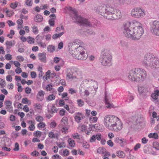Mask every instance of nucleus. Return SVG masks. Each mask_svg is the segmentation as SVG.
I'll list each match as a JSON object with an SVG mask.
<instances>
[{"label":"nucleus","mask_w":159,"mask_h":159,"mask_svg":"<svg viewBox=\"0 0 159 159\" xmlns=\"http://www.w3.org/2000/svg\"><path fill=\"white\" fill-rule=\"evenodd\" d=\"M142 25L139 22L134 20L124 24L122 27V31L124 35L127 38L138 40L144 33Z\"/></svg>","instance_id":"nucleus-1"},{"label":"nucleus","mask_w":159,"mask_h":159,"mask_svg":"<svg viewBox=\"0 0 159 159\" xmlns=\"http://www.w3.org/2000/svg\"><path fill=\"white\" fill-rule=\"evenodd\" d=\"M103 123L107 128L114 131H118L123 128V124L119 118L114 115L105 116L103 119Z\"/></svg>","instance_id":"nucleus-2"},{"label":"nucleus","mask_w":159,"mask_h":159,"mask_svg":"<svg viewBox=\"0 0 159 159\" xmlns=\"http://www.w3.org/2000/svg\"><path fill=\"white\" fill-rule=\"evenodd\" d=\"M146 77V71L142 69H132L129 73L128 78L131 81L142 82L145 79Z\"/></svg>","instance_id":"nucleus-3"},{"label":"nucleus","mask_w":159,"mask_h":159,"mask_svg":"<svg viewBox=\"0 0 159 159\" xmlns=\"http://www.w3.org/2000/svg\"><path fill=\"white\" fill-rule=\"evenodd\" d=\"M121 16V14L120 10L109 5L106 6L104 17L108 19L113 20L120 19Z\"/></svg>","instance_id":"nucleus-4"},{"label":"nucleus","mask_w":159,"mask_h":159,"mask_svg":"<svg viewBox=\"0 0 159 159\" xmlns=\"http://www.w3.org/2000/svg\"><path fill=\"white\" fill-rule=\"evenodd\" d=\"M71 54L73 57L79 60H85L88 57V54L85 52V48L81 46L71 51Z\"/></svg>","instance_id":"nucleus-5"},{"label":"nucleus","mask_w":159,"mask_h":159,"mask_svg":"<svg viewBox=\"0 0 159 159\" xmlns=\"http://www.w3.org/2000/svg\"><path fill=\"white\" fill-rule=\"evenodd\" d=\"M69 10L73 12L74 15V18L77 22L80 24L81 25H83L84 26H91V24L88 20L77 15V11L75 9L73 8L72 7H70Z\"/></svg>","instance_id":"nucleus-6"},{"label":"nucleus","mask_w":159,"mask_h":159,"mask_svg":"<svg viewBox=\"0 0 159 159\" xmlns=\"http://www.w3.org/2000/svg\"><path fill=\"white\" fill-rule=\"evenodd\" d=\"M111 56L107 51L104 50L101 54L100 61L103 65H107L111 61Z\"/></svg>","instance_id":"nucleus-7"},{"label":"nucleus","mask_w":159,"mask_h":159,"mask_svg":"<svg viewBox=\"0 0 159 159\" xmlns=\"http://www.w3.org/2000/svg\"><path fill=\"white\" fill-rule=\"evenodd\" d=\"M145 14V11L138 7L133 9L131 11V16L135 18H139L143 17Z\"/></svg>","instance_id":"nucleus-8"},{"label":"nucleus","mask_w":159,"mask_h":159,"mask_svg":"<svg viewBox=\"0 0 159 159\" xmlns=\"http://www.w3.org/2000/svg\"><path fill=\"white\" fill-rule=\"evenodd\" d=\"M154 57L150 53H147L145 55L143 59L141 61L142 63L145 67H151Z\"/></svg>","instance_id":"nucleus-9"},{"label":"nucleus","mask_w":159,"mask_h":159,"mask_svg":"<svg viewBox=\"0 0 159 159\" xmlns=\"http://www.w3.org/2000/svg\"><path fill=\"white\" fill-rule=\"evenodd\" d=\"M150 31L153 35L159 36V21L155 20L152 22Z\"/></svg>","instance_id":"nucleus-10"},{"label":"nucleus","mask_w":159,"mask_h":159,"mask_svg":"<svg viewBox=\"0 0 159 159\" xmlns=\"http://www.w3.org/2000/svg\"><path fill=\"white\" fill-rule=\"evenodd\" d=\"M106 6L104 4H103L101 6H99L95 8V10L97 13L100 14L102 16H104V15L105 14V9Z\"/></svg>","instance_id":"nucleus-11"},{"label":"nucleus","mask_w":159,"mask_h":159,"mask_svg":"<svg viewBox=\"0 0 159 159\" xmlns=\"http://www.w3.org/2000/svg\"><path fill=\"white\" fill-rule=\"evenodd\" d=\"M84 117V114L80 112H76L74 115L75 120L78 123L80 122L81 120L83 119Z\"/></svg>","instance_id":"nucleus-12"},{"label":"nucleus","mask_w":159,"mask_h":159,"mask_svg":"<svg viewBox=\"0 0 159 159\" xmlns=\"http://www.w3.org/2000/svg\"><path fill=\"white\" fill-rule=\"evenodd\" d=\"M86 82H89L92 85L94 90H93V92L92 93H94L96 91V90L98 87V82L93 80L91 79H86L85 80Z\"/></svg>","instance_id":"nucleus-13"},{"label":"nucleus","mask_w":159,"mask_h":159,"mask_svg":"<svg viewBox=\"0 0 159 159\" xmlns=\"http://www.w3.org/2000/svg\"><path fill=\"white\" fill-rule=\"evenodd\" d=\"M150 67L153 69L159 70V59L154 57Z\"/></svg>","instance_id":"nucleus-14"},{"label":"nucleus","mask_w":159,"mask_h":159,"mask_svg":"<svg viewBox=\"0 0 159 159\" xmlns=\"http://www.w3.org/2000/svg\"><path fill=\"white\" fill-rule=\"evenodd\" d=\"M98 153L101 154L103 156H110V153L107 151L106 149L103 148H99L97 149Z\"/></svg>","instance_id":"nucleus-15"},{"label":"nucleus","mask_w":159,"mask_h":159,"mask_svg":"<svg viewBox=\"0 0 159 159\" xmlns=\"http://www.w3.org/2000/svg\"><path fill=\"white\" fill-rule=\"evenodd\" d=\"M66 79L68 80H73L76 78V76L73 75L74 74L72 73L70 68L66 69Z\"/></svg>","instance_id":"nucleus-16"},{"label":"nucleus","mask_w":159,"mask_h":159,"mask_svg":"<svg viewBox=\"0 0 159 159\" xmlns=\"http://www.w3.org/2000/svg\"><path fill=\"white\" fill-rule=\"evenodd\" d=\"M72 71V73L74 75V76H81L82 75V72L80 70L79 68L74 67L70 68Z\"/></svg>","instance_id":"nucleus-17"},{"label":"nucleus","mask_w":159,"mask_h":159,"mask_svg":"<svg viewBox=\"0 0 159 159\" xmlns=\"http://www.w3.org/2000/svg\"><path fill=\"white\" fill-rule=\"evenodd\" d=\"M102 138V135L100 133H98L96 135H93L90 139L89 141L91 143L95 142L96 139L98 141H100Z\"/></svg>","instance_id":"nucleus-18"},{"label":"nucleus","mask_w":159,"mask_h":159,"mask_svg":"<svg viewBox=\"0 0 159 159\" xmlns=\"http://www.w3.org/2000/svg\"><path fill=\"white\" fill-rule=\"evenodd\" d=\"M45 93L42 90L39 91L36 95L37 100L39 101H41L44 98Z\"/></svg>","instance_id":"nucleus-19"},{"label":"nucleus","mask_w":159,"mask_h":159,"mask_svg":"<svg viewBox=\"0 0 159 159\" xmlns=\"http://www.w3.org/2000/svg\"><path fill=\"white\" fill-rule=\"evenodd\" d=\"M115 142L120 143L121 146H123L126 143V140L124 139H122L120 137H117L115 138Z\"/></svg>","instance_id":"nucleus-20"},{"label":"nucleus","mask_w":159,"mask_h":159,"mask_svg":"<svg viewBox=\"0 0 159 159\" xmlns=\"http://www.w3.org/2000/svg\"><path fill=\"white\" fill-rule=\"evenodd\" d=\"M105 104L106 105V107L107 108H111L114 107V105L112 104H110L109 102L107 92H105Z\"/></svg>","instance_id":"nucleus-21"},{"label":"nucleus","mask_w":159,"mask_h":159,"mask_svg":"<svg viewBox=\"0 0 159 159\" xmlns=\"http://www.w3.org/2000/svg\"><path fill=\"white\" fill-rule=\"evenodd\" d=\"M78 128L80 129L81 131L85 132L86 134L89 135L90 134L91 130H87V126L85 125H84L81 126H79Z\"/></svg>","instance_id":"nucleus-22"},{"label":"nucleus","mask_w":159,"mask_h":159,"mask_svg":"<svg viewBox=\"0 0 159 159\" xmlns=\"http://www.w3.org/2000/svg\"><path fill=\"white\" fill-rule=\"evenodd\" d=\"M38 57L39 60L43 62H46V53H45L43 52L39 54Z\"/></svg>","instance_id":"nucleus-23"},{"label":"nucleus","mask_w":159,"mask_h":159,"mask_svg":"<svg viewBox=\"0 0 159 159\" xmlns=\"http://www.w3.org/2000/svg\"><path fill=\"white\" fill-rule=\"evenodd\" d=\"M151 96L153 99L156 100L157 102H159L158 97L159 96V90H157L155 91L154 93L151 94Z\"/></svg>","instance_id":"nucleus-24"},{"label":"nucleus","mask_w":159,"mask_h":159,"mask_svg":"<svg viewBox=\"0 0 159 159\" xmlns=\"http://www.w3.org/2000/svg\"><path fill=\"white\" fill-rule=\"evenodd\" d=\"M28 123L30 125L28 127L29 129L31 131H34L35 128V122L32 120H29L28 121Z\"/></svg>","instance_id":"nucleus-25"},{"label":"nucleus","mask_w":159,"mask_h":159,"mask_svg":"<svg viewBox=\"0 0 159 159\" xmlns=\"http://www.w3.org/2000/svg\"><path fill=\"white\" fill-rule=\"evenodd\" d=\"M15 44V42L14 41H7L6 42V45L7 48L10 49L11 48L13 47Z\"/></svg>","instance_id":"nucleus-26"},{"label":"nucleus","mask_w":159,"mask_h":159,"mask_svg":"<svg viewBox=\"0 0 159 159\" xmlns=\"http://www.w3.org/2000/svg\"><path fill=\"white\" fill-rule=\"evenodd\" d=\"M59 135V133H55L52 131L50 132L48 134L49 137L51 139L57 138Z\"/></svg>","instance_id":"nucleus-27"},{"label":"nucleus","mask_w":159,"mask_h":159,"mask_svg":"<svg viewBox=\"0 0 159 159\" xmlns=\"http://www.w3.org/2000/svg\"><path fill=\"white\" fill-rule=\"evenodd\" d=\"M34 20L36 22H41L43 20V17L41 15L37 14L34 17Z\"/></svg>","instance_id":"nucleus-28"},{"label":"nucleus","mask_w":159,"mask_h":159,"mask_svg":"<svg viewBox=\"0 0 159 159\" xmlns=\"http://www.w3.org/2000/svg\"><path fill=\"white\" fill-rule=\"evenodd\" d=\"M138 91L140 93H146L148 91V88L145 86H139L138 88Z\"/></svg>","instance_id":"nucleus-29"},{"label":"nucleus","mask_w":159,"mask_h":159,"mask_svg":"<svg viewBox=\"0 0 159 159\" xmlns=\"http://www.w3.org/2000/svg\"><path fill=\"white\" fill-rule=\"evenodd\" d=\"M61 128V130L63 133L66 134L68 132L69 127L67 125H62Z\"/></svg>","instance_id":"nucleus-30"},{"label":"nucleus","mask_w":159,"mask_h":159,"mask_svg":"<svg viewBox=\"0 0 159 159\" xmlns=\"http://www.w3.org/2000/svg\"><path fill=\"white\" fill-rule=\"evenodd\" d=\"M116 155L120 158H124L125 157V153L122 151H119L116 152Z\"/></svg>","instance_id":"nucleus-31"},{"label":"nucleus","mask_w":159,"mask_h":159,"mask_svg":"<svg viewBox=\"0 0 159 159\" xmlns=\"http://www.w3.org/2000/svg\"><path fill=\"white\" fill-rule=\"evenodd\" d=\"M46 126V125L45 123L43 121L39 122L37 125V127L39 129L44 128Z\"/></svg>","instance_id":"nucleus-32"},{"label":"nucleus","mask_w":159,"mask_h":159,"mask_svg":"<svg viewBox=\"0 0 159 159\" xmlns=\"http://www.w3.org/2000/svg\"><path fill=\"white\" fill-rule=\"evenodd\" d=\"M148 136L150 138H153L154 139H157L158 138V135L156 133H150L149 134Z\"/></svg>","instance_id":"nucleus-33"},{"label":"nucleus","mask_w":159,"mask_h":159,"mask_svg":"<svg viewBox=\"0 0 159 159\" xmlns=\"http://www.w3.org/2000/svg\"><path fill=\"white\" fill-rule=\"evenodd\" d=\"M31 29H32V31L35 34H37L39 32V30L37 27L35 25H33L31 27Z\"/></svg>","instance_id":"nucleus-34"},{"label":"nucleus","mask_w":159,"mask_h":159,"mask_svg":"<svg viewBox=\"0 0 159 159\" xmlns=\"http://www.w3.org/2000/svg\"><path fill=\"white\" fill-rule=\"evenodd\" d=\"M68 142L69 146L71 147H73L75 146V141L71 139H69L68 140Z\"/></svg>","instance_id":"nucleus-35"},{"label":"nucleus","mask_w":159,"mask_h":159,"mask_svg":"<svg viewBox=\"0 0 159 159\" xmlns=\"http://www.w3.org/2000/svg\"><path fill=\"white\" fill-rule=\"evenodd\" d=\"M61 125H63L62 124L64 125H67L68 124V120L66 117H63L61 120Z\"/></svg>","instance_id":"nucleus-36"},{"label":"nucleus","mask_w":159,"mask_h":159,"mask_svg":"<svg viewBox=\"0 0 159 159\" xmlns=\"http://www.w3.org/2000/svg\"><path fill=\"white\" fill-rule=\"evenodd\" d=\"M55 99V96L53 94L49 95L47 98L46 100L48 101H51Z\"/></svg>","instance_id":"nucleus-37"},{"label":"nucleus","mask_w":159,"mask_h":159,"mask_svg":"<svg viewBox=\"0 0 159 159\" xmlns=\"http://www.w3.org/2000/svg\"><path fill=\"white\" fill-rule=\"evenodd\" d=\"M64 33V32H61L59 34H55L52 36V39H55L61 36Z\"/></svg>","instance_id":"nucleus-38"},{"label":"nucleus","mask_w":159,"mask_h":159,"mask_svg":"<svg viewBox=\"0 0 159 159\" xmlns=\"http://www.w3.org/2000/svg\"><path fill=\"white\" fill-rule=\"evenodd\" d=\"M27 42L29 44H32L34 43V38L30 36H28L27 38Z\"/></svg>","instance_id":"nucleus-39"},{"label":"nucleus","mask_w":159,"mask_h":159,"mask_svg":"<svg viewBox=\"0 0 159 159\" xmlns=\"http://www.w3.org/2000/svg\"><path fill=\"white\" fill-rule=\"evenodd\" d=\"M42 132L39 131H35L33 133V135L34 136L40 137L42 135Z\"/></svg>","instance_id":"nucleus-40"},{"label":"nucleus","mask_w":159,"mask_h":159,"mask_svg":"<svg viewBox=\"0 0 159 159\" xmlns=\"http://www.w3.org/2000/svg\"><path fill=\"white\" fill-rule=\"evenodd\" d=\"M35 119L37 121L39 122L43 121L44 120L43 117L40 116H36Z\"/></svg>","instance_id":"nucleus-41"},{"label":"nucleus","mask_w":159,"mask_h":159,"mask_svg":"<svg viewBox=\"0 0 159 159\" xmlns=\"http://www.w3.org/2000/svg\"><path fill=\"white\" fill-rule=\"evenodd\" d=\"M6 84L5 81L2 79L0 78V87L3 88Z\"/></svg>","instance_id":"nucleus-42"},{"label":"nucleus","mask_w":159,"mask_h":159,"mask_svg":"<svg viewBox=\"0 0 159 159\" xmlns=\"http://www.w3.org/2000/svg\"><path fill=\"white\" fill-rule=\"evenodd\" d=\"M34 106L35 109L40 110L42 108V106L40 103H35Z\"/></svg>","instance_id":"nucleus-43"},{"label":"nucleus","mask_w":159,"mask_h":159,"mask_svg":"<svg viewBox=\"0 0 159 159\" xmlns=\"http://www.w3.org/2000/svg\"><path fill=\"white\" fill-rule=\"evenodd\" d=\"M69 155V150L67 149H66L64 150L63 151V152L61 155L62 156L66 157L67 156Z\"/></svg>","instance_id":"nucleus-44"},{"label":"nucleus","mask_w":159,"mask_h":159,"mask_svg":"<svg viewBox=\"0 0 159 159\" xmlns=\"http://www.w3.org/2000/svg\"><path fill=\"white\" fill-rule=\"evenodd\" d=\"M77 102L79 107H82L84 105V101L81 99H78Z\"/></svg>","instance_id":"nucleus-45"},{"label":"nucleus","mask_w":159,"mask_h":159,"mask_svg":"<svg viewBox=\"0 0 159 159\" xmlns=\"http://www.w3.org/2000/svg\"><path fill=\"white\" fill-rule=\"evenodd\" d=\"M98 120V118L97 117L91 116L89 118L90 122H95L97 121Z\"/></svg>","instance_id":"nucleus-46"},{"label":"nucleus","mask_w":159,"mask_h":159,"mask_svg":"<svg viewBox=\"0 0 159 159\" xmlns=\"http://www.w3.org/2000/svg\"><path fill=\"white\" fill-rule=\"evenodd\" d=\"M62 98H64L65 100H67L69 99V97L68 96V93H63L62 95Z\"/></svg>","instance_id":"nucleus-47"},{"label":"nucleus","mask_w":159,"mask_h":159,"mask_svg":"<svg viewBox=\"0 0 159 159\" xmlns=\"http://www.w3.org/2000/svg\"><path fill=\"white\" fill-rule=\"evenodd\" d=\"M47 50L50 52H52L55 50V47L52 45H49L47 48Z\"/></svg>","instance_id":"nucleus-48"},{"label":"nucleus","mask_w":159,"mask_h":159,"mask_svg":"<svg viewBox=\"0 0 159 159\" xmlns=\"http://www.w3.org/2000/svg\"><path fill=\"white\" fill-rule=\"evenodd\" d=\"M33 3V0H26L25 2L26 5L29 7L32 6Z\"/></svg>","instance_id":"nucleus-49"},{"label":"nucleus","mask_w":159,"mask_h":159,"mask_svg":"<svg viewBox=\"0 0 159 159\" xmlns=\"http://www.w3.org/2000/svg\"><path fill=\"white\" fill-rule=\"evenodd\" d=\"M153 148L157 150H159V143L157 142H154L153 143Z\"/></svg>","instance_id":"nucleus-50"},{"label":"nucleus","mask_w":159,"mask_h":159,"mask_svg":"<svg viewBox=\"0 0 159 159\" xmlns=\"http://www.w3.org/2000/svg\"><path fill=\"white\" fill-rule=\"evenodd\" d=\"M58 109L54 106L52 105L51 108V111L52 113L57 112Z\"/></svg>","instance_id":"nucleus-51"},{"label":"nucleus","mask_w":159,"mask_h":159,"mask_svg":"<svg viewBox=\"0 0 159 159\" xmlns=\"http://www.w3.org/2000/svg\"><path fill=\"white\" fill-rule=\"evenodd\" d=\"M5 58L7 60H11L12 58V55L10 54H7L5 56Z\"/></svg>","instance_id":"nucleus-52"},{"label":"nucleus","mask_w":159,"mask_h":159,"mask_svg":"<svg viewBox=\"0 0 159 159\" xmlns=\"http://www.w3.org/2000/svg\"><path fill=\"white\" fill-rule=\"evenodd\" d=\"M80 135L77 133H75L72 135V137L74 139H80Z\"/></svg>","instance_id":"nucleus-53"},{"label":"nucleus","mask_w":159,"mask_h":159,"mask_svg":"<svg viewBox=\"0 0 159 159\" xmlns=\"http://www.w3.org/2000/svg\"><path fill=\"white\" fill-rule=\"evenodd\" d=\"M57 146L58 147L60 148H65V143L63 142L59 143L57 144Z\"/></svg>","instance_id":"nucleus-54"},{"label":"nucleus","mask_w":159,"mask_h":159,"mask_svg":"<svg viewBox=\"0 0 159 159\" xmlns=\"http://www.w3.org/2000/svg\"><path fill=\"white\" fill-rule=\"evenodd\" d=\"M78 45L77 43L75 42H73L71 43H70L69 44V47H71V48H75L76 47V45Z\"/></svg>","instance_id":"nucleus-55"},{"label":"nucleus","mask_w":159,"mask_h":159,"mask_svg":"<svg viewBox=\"0 0 159 159\" xmlns=\"http://www.w3.org/2000/svg\"><path fill=\"white\" fill-rule=\"evenodd\" d=\"M19 146L18 143H16L15 144V148L13 150L15 151H18L19 150Z\"/></svg>","instance_id":"nucleus-56"},{"label":"nucleus","mask_w":159,"mask_h":159,"mask_svg":"<svg viewBox=\"0 0 159 159\" xmlns=\"http://www.w3.org/2000/svg\"><path fill=\"white\" fill-rule=\"evenodd\" d=\"M7 23L8 24V25L10 26H14L16 24L15 23L13 22L11 20H8L7 22Z\"/></svg>","instance_id":"nucleus-57"},{"label":"nucleus","mask_w":159,"mask_h":159,"mask_svg":"<svg viewBox=\"0 0 159 159\" xmlns=\"http://www.w3.org/2000/svg\"><path fill=\"white\" fill-rule=\"evenodd\" d=\"M18 5V4L16 2L11 3L10 4V7L13 9L16 8Z\"/></svg>","instance_id":"nucleus-58"},{"label":"nucleus","mask_w":159,"mask_h":159,"mask_svg":"<svg viewBox=\"0 0 159 159\" xmlns=\"http://www.w3.org/2000/svg\"><path fill=\"white\" fill-rule=\"evenodd\" d=\"M31 91V89L29 87H27L25 89V92L27 94H30Z\"/></svg>","instance_id":"nucleus-59"},{"label":"nucleus","mask_w":159,"mask_h":159,"mask_svg":"<svg viewBox=\"0 0 159 159\" xmlns=\"http://www.w3.org/2000/svg\"><path fill=\"white\" fill-rule=\"evenodd\" d=\"M49 23L51 26H53L54 25V20L53 19H50L49 20Z\"/></svg>","instance_id":"nucleus-60"},{"label":"nucleus","mask_w":159,"mask_h":159,"mask_svg":"<svg viewBox=\"0 0 159 159\" xmlns=\"http://www.w3.org/2000/svg\"><path fill=\"white\" fill-rule=\"evenodd\" d=\"M16 59L20 62L23 61H24V58L23 57L21 56H19L16 57Z\"/></svg>","instance_id":"nucleus-61"},{"label":"nucleus","mask_w":159,"mask_h":159,"mask_svg":"<svg viewBox=\"0 0 159 159\" xmlns=\"http://www.w3.org/2000/svg\"><path fill=\"white\" fill-rule=\"evenodd\" d=\"M6 13L7 15L9 17H11L13 15L12 11L8 10L6 11Z\"/></svg>","instance_id":"nucleus-62"},{"label":"nucleus","mask_w":159,"mask_h":159,"mask_svg":"<svg viewBox=\"0 0 159 159\" xmlns=\"http://www.w3.org/2000/svg\"><path fill=\"white\" fill-rule=\"evenodd\" d=\"M107 145L111 147H112L114 145V143L111 140H109L107 142Z\"/></svg>","instance_id":"nucleus-63"},{"label":"nucleus","mask_w":159,"mask_h":159,"mask_svg":"<svg viewBox=\"0 0 159 159\" xmlns=\"http://www.w3.org/2000/svg\"><path fill=\"white\" fill-rule=\"evenodd\" d=\"M50 125L51 128H53L56 126L57 124L55 122L53 121L50 123Z\"/></svg>","instance_id":"nucleus-64"}]
</instances>
